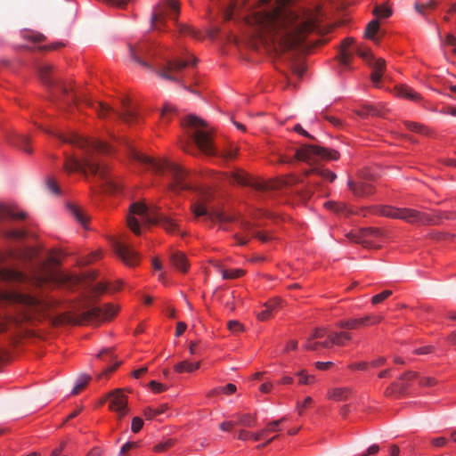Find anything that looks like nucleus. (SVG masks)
<instances>
[{
    "instance_id": "f257e3e1",
    "label": "nucleus",
    "mask_w": 456,
    "mask_h": 456,
    "mask_svg": "<svg viewBox=\"0 0 456 456\" xmlns=\"http://www.w3.org/2000/svg\"><path fill=\"white\" fill-rule=\"evenodd\" d=\"M292 0H259L247 13L240 14L245 0H230L224 13L226 20L235 16L249 26L248 44L257 49L260 45L276 53L310 48L307 37L317 30V18L313 12L291 6Z\"/></svg>"
},
{
    "instance_id": "f03ea898",
    "label": "nucleus",
    "mask_w": 456,
    "mask_h": 456,
    "mask_svg": "<svg viewBox=\"0 0 456 456\" xmlns=\"http://www.w3.org/2000/svg\"><path fill=\"white\" fill-rule=\"evenodd\" d=\"M60 140L85 150V156L77 159L73 156H67L64 169L68 173L80 172L86 175L87 173L97 176L102 181V185L109 191H118L119 183L112 177L105 166L100 164L94 158L95 153L109 154L112 152V146L98 139L84 138L76 134L69 135L58 134Z\"/></svg>"
},
{
    "instance_id": "7ed1b4c3",
    "label": "nucleus",
    "mask_w": 456,
    "mask_h": 456,
    "mask_svg": "<svg viewBox=\"0 0 456 456\" xmlns=\"http://www.w3.org/2000/svg\"><path fill=\"white\" fill-rule=\"evenodd\" d=\"M28 276L23 273L0 265V285L11 281H24ZM0 303L13 307L11 321L15 323L32 322L45 316L50 305L36 295L0 288Z\"/></svg>"
},
{
    "instance_id": "20e7f679",
    "label": "nucleus",
    "mask_w": 456,
    "mask_h": 456,
    "mask_svg": "<svg viewBox=\"0 0 456 456\" xmlns=\"http://www.w3.org/2000/svg\"><path fill=\"white\" fill-rule=\"evenodd\" d=\"M129 54L131 58L141 66L155 72L159 77L175 82H179L177 74L191 63L194 65L197 59L192 57L191 61H185L180 58L167 61L163 66H157L151 63L153 53L151 45L146 42H139L135 45H128Z\"/></svg>"
},
{
    "instance_id": "39448f33",
    "label": "nucleus",
    "mask_w": 456,
    "mask_h": 456,
    "mask_svg": "<svg viewBox=\"0 0 456 456\" xmlns=\"http://www.w3.org/2000/svg\"><path fill=\"white\" fill-rule=\"evenodd\" d=\"M127 147L131 159L141 163L157 174L167 173L172 178L169 183V189L172 191L179 192L191 189V185L187 182V173L178 164L167 159L158 160L137 151L129 145H127Z\"/></svg>"
},
{
    "instance_id": "423d86ee",
    "label": "nucleus",
    "mask_w": 456,
    "mask_h": 456,
    "mask_svg": "<svg viewBox=\"0 0 456 456\" xmlns=\"http://www.w3.org/2000/svg\"><path fill=\"white\" fill-rule=\"evenodd\" d=\"M140 222L145 224H159L167 232L179 231L176 222L169 216L159 213L156 208L148 207L141 202H134L130 206L127 225L136 235L141 234Z\"/></svg>"
},
{
    "instance_id": "0eeeda50",
    "label": "nucleus",
    "mask_w": 456,
    "mask_h": 456,
    "mask_svg": "<svg viewBox=\"0 0 456 456\" xmlns=\"http://www.w3.org/2000/svg\"><path fill=\"white\" fill-rule=\"evenodd\" d=\"M381 216L398 218L410 224L435 225L441 223L443 218L451 219L456 217V213L439 212L434 216L419 212L412 208H397L382 207L378 210Z\"/></svg>"
},
{
    "instance_id": "6e6552de",
    "label": "nucleus",
    "mask_w": 456,
    "mask_h": 456,
    "mask_svg": "<svg viewBox=\"0 0 456 456\" xmlns=\"http://www.w3.org/2000/svg\"><path fill=\"white\" fill-rule=\"evenodd\" d=\"M351 339L347 332H330L327 328H316L306 338L304 347L310 351H318L320 348H330L332 346H344L346 341Z\"/></svg>"
},
{
    "instance_id": "1a4fd4ad",
    "label": "nucleus",
    "mask_w": 456,
    "mask_h": 456,
    "mask_svg": "<svg viewBox=\"0 0 456 456\" xmlns=\"http://www.w3.org/2000/svg\"><path fill=\"white\" fill-rule=\"evenodd\" d=\"M180 13V5L178 0H167L162 5L159 4L151 15L152 26L155 29H162L165 26L166 17H169L177 22V18ZM179 32L182 34H188L194 37H197V32L191 27L184 24L176 23Z\"/></svg>"
},
{
    "instance_id": "9d476101",
    "label": "nucleus",
    "mask_w": 456,
    "mask_h": 456,
    "mask_svg": "<svg viewBox=\"0 0 456 456\" xmlns=\"http://www.w3.org/2000/svg\"><path fill=\"white\" fill-rule=\"evenodd\" d=\"M38 267L41 270L39 272H35L31 277L32 282L38 287L49 283H55L57 285L64 286L69 289H75L82 281L77 276L56 273L49 270L44 260L39 261Z\"/></svg>"
},
{
    "instance_id": "9b49d317",
    "label": "nucleus",
    "mask_w": 456,
    "mask_h": 456,
    "mask_svg": "<svg viewBox=\"0 0 456 456\" xmlns=\"http://www.w3.org/2000/svg\"><path fill=\"white\" fill-rule=\"evenodd\" d=\"M72 102L75 104L84 102L85 104L90 106L102 118H106L110 113L112 112H115L124 122L127 124H132L138 118L136 111L130 106L129 101L127 99H123L121 101L122 110L120 111H115L111 107L101 102H93L86 96L82 95H74L72 97Z\"/></svg>"
},
{
    "instance_id": "f8f14e48",
    "label": "nucleus",
    "mask_w": 456,
    "mask_h": 456,
    "mask_svg": "<svg viewBox=\"0 0 456 456\" xmlns=\"http://www.w3.org/2000/svg\"><path fill=\"white\" fill-rule=\"evenodd\" d=\"M183 125L194 130L191 137L194 143L201 152L206 155L216 154V151L212 143L210 133L208 130L205 129L207 125L204 120L196 116L190 115L183 121Z\"/></svg>"
},
{
    "instance_id": "ddd939ff",
    "label": "nucleus",
    "mask_w": 456,
    "mask_h": 456,
    "mask_svg": "<svg viewBox=\"0 0 456 456\" xmlns=\"http://www.w3.org/2000/svg\"><path fill=\"white\" fill-rule=\"evenodd\" d=\"M295 157L297 159L312 164L318 160H337L340 154L335 150L321 147L314 144H305L297 149Z\"/></svg>"
},
{
    "instance_id": "4468645a",
    "label": "nucleus",
    "mask_w": 456,
    "mask_h": 456,
    "mask_svg": "<svg viewBox=\"0 0 456 456\" xmlns=\"http://www.w3.org/2000/svg\"><path fill=\"white\" fill-rule=\"evenodd\" d=\"M117 308L111 305L94 306L75 316L70 321L74 324H83L94 321H104L112 318L117 314Z\"/></svg>"
},
{
    "instance_id": "2eb2a0df",
    "label": "nucleus",
    "mask_w": 456,
    "mask_h": 456,
    "mask_svg": "<svg viewBox=\"0 0 456 456\" xmlns=\"http://www.w3.org/2000/svg\"><path fill=\"white\" fill-rule=\"evenodd\" d=\"M355 53L372 69L370 79L375 86H379L386 69V61L382 58H375L368 48L356 47Z\"/></svg>"
},
{
    "instance_id": "dca6fc26",
    "label": "nucleus",
    "mask_w": 456,
    "mask_h": 456,
    "mask_svg": "<svg viewBox=\"0 0 456 456\" xmlns=\"http://www.w3.org/2000/svg\"><path fill=\"white\" fill-rule=\"evenodd\" d=\"M228 180L231 183H236L243 186H250L257 191H268L274 188L273 184L266 183L265 181H258L242 171H237L232 173Z\"/></svg>"
},
{
    "instance_id": "f3484780",
    "label": "nucleus",
    "mask_w": 456,
    "mask_h": 456,
    "mask_svg": "<svg viewBox=\"0 0 456 456\" xmlns=\"http://www.w3.org/2000/svg\"><path fill=\"white\" fill-rule=\"evenodd\" d=\"M111 246L115 254L127 265H134L139 261L138 254L126 243L112 239Z\"/></svg>"
},
{
    "instance_id": "a211bd4d",
    "label": "nucleus",
    "mask_w": 456,
    "mask_h": 456,
    "mask_svg": "<svg viewBox=\"0 0 456 456\" xmlns=\"http://www.w3.org/2000/svg\"><path fill=\"white\" fill-rule=\"evenodd\" d=\"M38 75L41 81L47 87L52 89L56 88L64 94L68 93L66 86L54 75H53V67L51 65L45 63L39 65Z\"/></svg>"
},
{
    "instance_id": "6ab92c4d",
    "label": "nucleus",
    "mask_w": 456,
    "mask_h": 456,
    "mask_svg": "<svg viewBox=\"0 0 456 456\" xmlns=\"http://www.w3.org/2000/svg\"><path fill=\"white\" fill-rule=\"evenodd\" d=\"M191 211L194 214L195 217L204 216L206 221H209L211 223L219 221V222H227L229 218L220 210L214 209L208 210L203 203L196 202L191 205Z\"/></svg>"
},
{
    "instance_id": "aec40b11",
    "label": "nucleus",
    "mask_w": 456,
    "mask_h": 456,
    "mask_svg": "<svg viewBox=\"0 0 456 456\" xmlns=\"http://www.w3.org/2000/svg\"><path fill=\"white\" fill-rule=\"evenodd\" d=\"M382 232L378 228H364L355 233H351L348 237L356 243L362 244L366 248L374 246V240L381 236Z\"/></svg>"
},
{
    "instance_id": "412c9836",
    "label": "nucleus",
    "mask_w": 456,
    "mask_h": 456,
    "mask_svg": "<svg viewBox=\"0 0 456 456\" xmlns=\"http://www.w3.org/2000/svg\"><path fill=\"white\" fill-rule=\"evenodd\" d=\"M110 403L109 408L118 413V418L124 417L127 411V397L121 389H116L110 392L107 395Z\"/></svg>"
},
{
    "instance_id": "4be33fe9",
    "label": "nucleus",
    "mask_w": 456,
    "mask_h": 456,
    "mask_svg": "<svg viewBox=\"0 0 456 456\" xmlns=\"http://www.w3.org/2000/svg\"><path fill=\"white\" fill-rule=\"evenodd\" d=\"M381 315L370 314L362 318L350 319L346 321H342L338 324L340 328L354 330L360 326H369L379 323L382 321Z\"/></svg>"
},
{
    "instance_id": "5701e85b",
    "label": "nucleus",
    "mask_w": 456,
    "mask_h": 456,
    "mask_svg": "<svg viewBox=\"0 0 456 456\" xmlns=\"http://www.w3.org/2000/svg\"><path fill=\"white\" fill-rule=\"evenodd\" d=\"M356 47L360 46L354 44V39L353 37H346L342 41L339 62L346 68L349 66L353 56L357 54L355 53Z\"/></svg>"
},
{
    "instance_id": "b1692460",
    "label": "nucleus",
    "mask_w": 456,
    "mask_h": 456,
    "mask_svg": "<svg viewBox=\"0 0 456 456\" xmlns=\"http://www.w3.org/2000/svg\"><path fill=\"white\" fill-rule=\"evenodd\" d=\"M349 189L353 191L354 195L357 197H366L373 193V187L367 182L354 183L349 180L347 183Z\"/></svg>"
},
{
    "instance_id": "393cba45",
    "label": "nucleus",
    "mask_w": 456,
    "mask_h": 456,
    "mask_svg": "<svg viewBox=\"0 0 456 456\" xmlns=\"http://www.w3.org/2000/svg\"><path fill=\"white\" fill-rule=\"evenodd\" d=\"M7 141L10 144L20 148L23 151L30 154L32 152L31 148L28 146L29 138L24 134H11L7 135Z\"/></svg>"
},
{
    "instance_id": "a878e982",
    "label": "nucleus",
    "mask_w": 456,
    "mask_h": 456,
    "mask_svg": "<svg viewBox=\"0 0 456 456\" xmlns=\"http://www.w3.org/2000/svg\"><path fill=\"white\" fill-rule=\"evenodd\" d=\"M170 261L173 265L179 271L185 273L189 268L186 256L182 252H174L170 256Z\"/></svg>"
},
{
    "instance_id": "bb28decb",
    "label": "nucleus",
    "mask_w": 456,
    "mask_h": 456,
    "mask_svg": "<svg viewBox=\"0 0 456 456\" xmlns=\"http://www.w3.org/2000/svg\"><path fill=\"white\" fill-rule=\"evenodd\" d=\"M304 175L306 178L309 177L311 175H317L322 179L331 183L335 181V179L337 178V175L334 172L322 167H314L312 169L305 170Z\"/></svg>"
},
{
    "instance_id": "cd10ccee",
    "label": "nucleus",
    "mask_w": 456,
    "mask_h": 456,
    "mask_svg": "<svg viewBox=\"0 0 456 456\" xmlns=\"http://www.w3.org/2000/svg\"><path fill=\"white\" fill-rule=\"evenodd\" d=\"M395 92L398 96L413 101V102H419L421 99L420 94H419L412 88H411L407 86H396Z\"/></svg>"
},
{
    "instance_id": "c85d7f7f",
    "label": "nucleus",
    "mask_w": 456,
    "mask_h": 456,
    "mask_svg": "<svg viewBox=\"0 0 456 456\" xmlns=\"http://www.w3.org/2000/svg\"><path fill=\"white\" fill-rule=\"evenodd\" d=\"M26 213L23 211L17 212L13 208L0 204V221L5 218L24 219Z\"/></svg>"
},
{
    "instance_id": "c756f323",
    "label": "nucleus",
    "mask_w": 456,
    "mask_h": 456,
    "mask_svg": "<svg viewBox=\"0 0 456 456\" xmlns=\"http://www.w3.org/2000/svg\"><path fill=\"white\" fill-rule=\"evenodd\" d=\"M69 210L73 217L84 227H86L88 217L84 209L75 204L68 205Z\"/></svg>"
},
{
    "instance_id": "7c9ffc66",
    "label": "nucleus",
    "mask_w": 456,
    "mask_h": 456,
    "mask_svg": "<svg viewBox=\"0 0 456 456\" xmlns=\"http://www.w3.org/2000/svg\"><path fill=\"white\" fill-rule=\"evenodd\" d=\"M352 391L348 387L332 388L329 391L328 396L335 401H346L350 398Z\"/></svg>"
},
{
    "instance_id": "2f4dec72",
    "label": "nucleus",
    "mask_w": 456,
    "mask_h": 456,
    "mask_svg": "<svg viewBox=\"0 0 456 456\" xmlns=\"http://www.w3.org/2000/svg\"><path fill=\"white\" fill-rule=\"evenodd\" d=\"M200 367V362H190L188 361H183L175 365V370L176 372H192L198 370Z\"/></svg>"
},
{
    "instance_id": "473e14b6",
    "label": "nucleus",
    "mask_w": 456,
    "mask_h": 456,
    "mask_svg": "<svg viewBox=\"0 0 456 456\" xmlns=\"http://www.w3.org/2000/svg\"><path fill=\"white\" fill-rule=\"evenodd\" d=\"M314 189L321 190L322 189V185H321V183L319 182L312 180V179H309L306 182V188L301 191L302 199L303 200L309 199L312 196V194H313Z\"/></svg>"
},
{
    "instance_id": "72a5a7b5",
    "label": "nucleus",
    "mask_w": 456,
    "mask_h": 456,
    "mask_svg": "<svg viewBox=\"0 0 456 456\" xmlns=\"http://www.w3.org/2000/svg\"><path fill=\"white\" fill-rule=\"evenodd\" d=\"M167 404H161V405H159L158 407H147L144 409L143 413H144V416L146 417V419H151L156 416L163 414L167 411Z\"/></svg>"
},
{
    "instance_id": "f704fd0d",
    "label": "nucleus",
    "mask_w": 456,
    "mask_h": 456,
    "mask_svg": "<svg viewBox=\"0 0 456 456\" xmlns=\"http://www.w3.org/2000/svg\"><path fill=\"white\" fill-rule=\"evenodd\" d=\"M357 113L363 118L370 116H381V110L374 105H364L359 110H357Z\"/></svg>"
},
{
    "instance_id": "c9c22d12",
    "label": "nucleus",
    "mask_w": 456,
    "mask_h": 456,
    "mask_svg": "<svg viewBox=\"0 0 456 456\" xmlns=\"http://www.w3.org/2000/svg\"><path fill=\"white\" fill-rule=\"evenodd\" d=\"M238 419V421L235 422L238 425H241L243 427L251 428L254 427L256 424V418L254 415H251L249 413H243V414H236L235 415Z\"/></svg>"
},
{
    "instance_id": "e433bc0d",
    "label": "nucleus",
    "mask_w": 456,
    "mask_h": 456,
    "mask_svg": "<svg viewBox=\"0 0 456 456\" xmlns=\"http://www.w3.org/2000/svg\"><path fill=\"white\" fill-rule=\"evenodd\" d=\"M404 126L414 133L428 135L429 134V129L422 124L411 121H404Z\"/></svg>"
},
{
    "instance_id": "4c0bfd02",
    "label": "nucleus",
    "mask_w": 456,
    "mask_h": 456,
    "mask_svg": "<svg viewBox=\"0 0 456 456\" xmlns=\"http://www.w3.org/2000/svg\"><path fill=\"white\" fill-rule=\"evenodd\" d=\"M0 233L8 239L20 240L25 237V232L22 230H10L0 227Z\"/></svg>"
},
{
    "instance_id": "58836bf2",
    "label": "nucleus",
    "mask_w": 456,
    "mask_h": 456,
    "mask_svg": "<svg viewBox=\"0 0 456 456\" xmlns=\"http://www.w3.org/2000/svg\"><path fill=\"white\" fill-rule=\"evenodd\" d=\"M379 21L377 20H372L367 25V27L365 28L364 35H365V37L367 38L374 40L377 43V41L375 39V35L379 31Z\"/></svg>"
},
{
    "instance_id": "ea45409f",
    "label": "nucleus",
    "mask_w": 456,
    "mask_h": 456,
    "mask_svg": "<svg viewBox=\"0 0 456 456\" xmlns=\"http://www.w3.org/2000/svg\"><path fill=\"white\" fill-rule=\"evenodd\" d=\"M285 61L289 62L291 71L298 77L304 75L305 68L302 63L294 61L292 57H289L288 60L285 59Z\"/></svg>"
},
{
    "instance_id": "a19ab883",
    "label": "nucleus",
    "mask_w": 456,
    "mask_h": 456,
    "mask_svg": "<svg viewBox=\"0 0 456 456\" xmlns=\"http://www.w3.org/2000/svg\"><path fill=\"white\" fill-rule=\"evenodd\" d=\"M91 377L88 375L79 376L78 379H77V384L72 390V395L78 394L84 387H86Z\"/></svg>"
},
{
    "instance_id": "79ce46f5",
    "label": "nucleus",
    "mask_w": 456,
    "mask_h": 456,
    "mask_svg": "<svg viewBox=\"0 0 456 456\" xmlns=\"http://www.w3.org/2000/svg\"><path fill=\"white\" fill-rule=\"evenodd\" d=\"M221 392L227 394V395H232L236 392V386L232 383H229L224 387H221L213 389L212 391L209 392L208 395L211 396V395L219 394Z\"/></svg>"
},
{
    "instance_id": "37998d69",
    "label": "nucleus",
    "mask_w": 456,
    "mask_h": 456,
    "mask_svg": "<svg viewBox=\"0 0 456 456\" xmlns=\"http://www.w3.org/2000/svg\"><path fill=\"white\" fill-rule=\"evenodd\" d=\"M19 254L21 258L32 261L37 258L38 251L36 248H28L20 250Z\"/></svg>"
},
{
    "instance_id": "c03bdc74",
    "label": "nucleus",
    "mask_w": 456,
    "mask_h": 456,
    "mask_svg": "<svg viewBox=\"0 0 456 456\" xmlns=\"http://www.w3.org/2000/svg\"><path fill=\"white\" fill-rule=\"evenodd\" d=\"M373 14L379 18H387L391 15V10L385 5H377L373 10Z\"/></svg>"
},
{
    "instance_id": "a18cd8bd",
    "label": "nucleus",
    "mask_w": 456,
    "mask_h": 456,
    "mask_svg": "<svg viewBox=\"0 0 456 456\" xmlns=\"http://www.w3.org/2000/svg\"><path fill=\"white\" fill-rule=\"evenodd\" d=\"M221 273L224 279H235L244 274L241 269L222 270Z\"/></svg>"
},
{
    "instance_id": "49530a36",
    "label": "nucleus",
    "mask_w": 456,
    "mask_h": 456,
    "mask_svg": "<svg viewBox=\"0 0 456 456\" xmlns=\"http://www.w3.org/2000/svg\"><path fill=\"white\" fill-rule=\"evenodd\" d=\"M297 375L299 376L298 384L300 385H312L315 380L314 376L306 374L305 370L297 372Z\"/></svg>"
},
{
    "instance_id": "de8ad7c7",
    "label": "nucleus",
    "mask_w": 456,
    "mask_h": 456,
    "mask_svg": "<svg viewBox=\"0 0 456 456\" xmlns=\"http://www.w3.org/2000/svg\"><path fill=\"white\" fill-rule=\"evenodd\" d=\"M175 441L174 439H167L165 442L159 443L154 446V451L157 452H161L168 448L172 447L175 444Z\"/></svg>"
},
{
    "instance_id": "09e8293b",
    "label": "nucleus",
    "mask_w": 456,
    "mask_h": 456,
    "mask_svg": "<svg viewBox=\"0 0 456 456\" xmlns=\"http://www.w3.org/2000/svg\"><path fill=\"white\" fill-rule=\"evenodd\" d=\"M391 295H392L391 290H384L381 293L377 294L374 297H372L371 303L374 305L379 304L382 301H384L385 299H387Z\"/></svg>"
},
{
    "instance_id": "8fccbe9b",
    "label": "nucleus",
    "mask_w": 456,
    "mask_h": 456,
    "mask_svg": "<svg viewBox=\"0 0 456 456\" xmlns=\"http://www.w3.org/2000/svg\"><path fill=\"white\" fill-rule=\"evenodd\" d=\"M47 188L54 194L59 195L61 194V189L59 185L57 184L55 179L53 177H49L46 181Z\"/></svg>"
},
{
    "instance_id": "3c124183",
    "label": "nucleus",
    "mask_w": 456,
    "mask_h": 456,
    "mask_svg": "<svg viewBox=\"0 0 456 456\" xmlns=\"http://www.w3.org/2000/svg\"><path fill=\"white\" fill-rule=\"evenodd\" d=\"M286 419L285 417L281 418V419H278V420H273V421H271L267 424L266 428H264V430H265V435L268 433V432H276L279 430L278 427L279 425L284 421Z\"/></svg>"
},
{
    "instance_id": "603ef678",
    "label": "nucleus",
    "mask_w": 456,
    "mask_h": 456,
    "mask_svg": "<svg viewBox=\"0 0 456 456\" xmlns=\"http://www.w3.org/2000/svg\"><path fill=\"white\" fill-rule=\"evenodd\" d=\"M327 208L331 209L336 212H341L346 208V205L335 201H328L325 203Z\"/></svg>"
},
{
    "instance_id": "864d4df0",
    "label": "nucleus",
    "mask_w": 456,
    "mask_h": 456,
    "mask_svg": "<svg viewBox=\"0 0 456 456\" xmlns=\"http://www.w3.org/2000/svg\"><path fill=\"white\" fill-rule=\"evenodd\" d=\"M265 310L257 314V319L260 321H266L273 316V312L267 306L266 304L264 305Z\"/></svg>"
},
{
    "instance_id": "5fc2aeb1",
    "label": "nucleus",
    "mask_w": 456,
    "mask_h": 456,
    "mask_svg": "<svg viewBox=\"0 0 456 456\" xmlns=\"http://www.w3.org/2000/svg\"><path fill=\"white\" fill-rule=\"evenodd\" d=\"M143 426V420L139 417H134L132 419L131 430L134 433H138Z\"/></svg>"
},
{
    "instance_id": "6e6d98bb",
    "label": "nucleus",
    "mask_w": 456,
    "mask_h": 456,
    "mask_svg": "<svg viewBox=\"0 0 456 456\" xmlns=\"http://www.w3.org/2000/svg\"><path fill=\"white\" fill-rule=\"evenodd\" d=\"M252 236L258 239L262 242H268L272 240V236L269 233L259 231H254L252 232Z\"/></svg>"
},
{
    "instance_id": "4d7b16f0",
    "label": "nucleus",
    "mask_w": 456,
    "mask_h": 456,
    "mask_svg": "<svg viewBox=\"0 0 456 456\" xmlns=\"http://www.w3.org/2000/svg\"><path fill=\"white\" fill-rule=\"evenodd\" d=\"M228 329L232 331V332H240L241 330H243V325L237 322V321H230L228 322Z\"/></svg>"
},
{
    "instance_id": "13d9d810",
    "label": "nucleus",
    "mask_w": 456,
    "mask_h": 456,
    "mask_svg": "<svg viewBox=\"0 0 456 456\" xmlns=\"http://www.w3.org/2000/svg\"><path fill=\"white\" fill-rule=\"evenodd\" d=\"M149 386L151 388V390L155 393H161V392L165 391V389H166V387L163 384L159 383L155 380L151 381Z\"/></svg>"
},
{
    "instance_id": "bf43d9fd",
    "label": "nucleus",
    "mask_w": 456,
    "mask_h": 456,
    "mask_svg": "<svg viewBox=\"0 0 456 456\" xmlns=\"http://www.w3.org/2000/svg\"><path fill=\"white\" fill-rule=\"evenodd\" d=\"M419 384L423 387H432L436 384V380L431 377H425L420 379Z\"/></svg>"
},
{
    "instance_id": "052dcab7",
    "label": "nucleus",
    "mask_w": 456,
    "mask_h": 456,
    "mask_svg": "<svg viewBox=\"0 0 456 456\" xmlns=\"http://www.w3.org/2000/svg\"><path fill=\"white\" fill-rule=\"evenodd\" d=\"M107 289L108 285L106 283L99 282L92 288V290L94 293H103Z\"/></svg>"
},
{
    "instance_id": "680f3d73",
    "label": "nucleus",
    "mask_w": 456,
    "mask_h": 456,
    "mask_svg": "<svg viewBox=\"0 0 456 456\" xmlns=\"http://www.w3.org/2000/svg\"><path fill=\"white\" fill-rule=\"evenodd\" d=\"M432 444L436 447H443L447 444V439L445 437H436L432 440Z\"/></svg>"
},
{
    "instance_id": "e2e57ef3",
    "label": "nucleus",
    "mask_w": 456,
    "mask_h": 456,
    "mask_svg": "<svg viewBox=\"0 0 456 456\" xmlns=\"http://www.w3.org/2000/svg\"><path fill=\"white\" fill-rule=\"evenodd\" d=\"M136 446V444L134 442H127L126 443L119 452V456H123L126 452H128L130 449Z\"/></svg>"
},
{
    "instance_id": "0e129e2a",
    "label": "nucleus",
    "mask_w": 456,
    "mask_h": 456,
    "mask_svg": "<svg viewBox=\"0 0 456 456\" xmlns=\"http://www.w3.org/2000/svg\"><path fill=\"white\" fill-rule=\"evenodd\" d=\"M294 131H296L297 133L300 134L303 136L314 140V137L311 135L309 133H307L305 129H303V127L299 124L294 126Z\"/></svg>"
},
{
    "instance_id": "69168bd1",
    "label": "nucleus",
    "mask_w": 456,
    "mask_h": 456,
    "mask_svg": "<svg viewBox=\"0 0 456 456\" xmlns=\"http://www.w3.org/2000/svg\"><path fill=\"white\" fill-rule=\"evenodd\" d=\"M281 299L279 298H274V299H272L270 300L269 302H266L265 304L267 305V306L273 311H276V309L279 307L280 304H281Z\"/></svg>"
},
{
    "instance_id": "338daca9",
    "label": "nucleus",
    "mask_w": 456,
    "mask_h": 456,
    "mask_svg": "<svg viewBox=\"0 0 456 456\" xmlns=\"http://www.w3.org/2000/svg\"><path fill=\"white\" fill-rule=\"evenodd\" d=\"M187 325L183 322H178L176 325L175 336L180 337L186 330Z\"/></svg>"
},
{
    "instance_id": "774afa93",
    "label": "nucleus",
    "mask_w": 456,
    "mask_h": 456,
    "mask_svg": "<svg viewBox=\"0 0 456 456\" xmlns=\"http://www.w3.org/2000/svg\"><path fill=\"white\" fill-rule=\"evenodd\" d=\"M236 425L235 422L233 421H225V422H222L220 425H219V428L223 431H229L231 430V428H232L234 426Z\"/></svg>"
}]
</instances>
